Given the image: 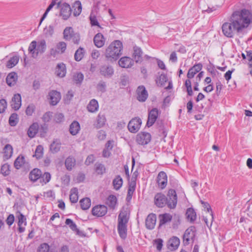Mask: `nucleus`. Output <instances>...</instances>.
<instances>
[{
  "instance_id": "obj_18",
  "label": "nucleus",
  "mask_w": 252,
  "mask_h": 252,
  "mask_svg": "<svg viewBox=\"0 0 252 252\" xmlns=\"http://www.w3.org/2000/svg\"><path fill=\"white\" fill-rule=\"evenodd\" d=\"M46 50V43L44 39L38 41L36 46V52L33 56V58H36L38 55L44 53Z\"/></svg>"
},
{
  "instance_id": "obj_35",
  "label": "nucleus",
  "mask_w": 252,
  "mask_h": 252,
  "mask_svg": "<svg viewBox=\"0 0 252 252\" xmlns=\"http://www.w3.org/2000/svg\"><path fill=\"white\" fill-rule=\"evenodd\" d=\"M117 203V199L116 196L110 195L107 199L106 204L112 209H114Z\"/></svg>"
},
{
  "instance_id": "obj_15",
  "label": "nucleus",
  "mask_w": 252,
  "mask_h": 252,
  "mask_svg": "<svg viewBox=\"0 0 252 252\" xmlns=\"http://www.w3.org/2000/svg\"><path fill=\"white\" fill-rule=\"evenodd\" d=\"M20 56L17 54H10L5 66L8 68H11L17 64L19 61Z\"/></svg>"
},
{
  "instance_id": "obj_54",
  "label": "nucleus",
  "mask_w": 252,
  "mask_h": 252,
  "mask_svg": "<svg viewBox=\"0 0 252 252\" xmlns=\"http://www.w3.org/2000/svg\"><path fill=\"white\" fill-rule=\"evenodd\" d=\"M51 179V175L48 172H45L40 178V181H42L44 184L49 182Z\"/></svg>"
},
{
  "instance_id": "obj_52",
  "label": "nucleus",
  "mask_w": 252,
  "mask_h": 252,
  "mask_svg": "<svg viewBox=\"0 0 252 252\" xmlns=\"http://www.w3.org/2000/svg\"><path fill=\"white\" fill-rule=\"evenodd\" d=\"M10 166L8 164L5 163L2 165L0 172L4 176H7L10 173Z\"/></svg>"
},
{
  "instance_id": "obj_11",
  "label": "nucleus",
  "mask_w": 252,
  "mask_h": 252,
  "mask_svg": "<svg viewBox=\"0 0 252 252\" xmlns=\"http://www.w3.org/2000/svg\"><path fill=\"white\" fill-rule=\"evenodd\" d=\"M159 115V111L158 108H153L149 112L148 118L146 126L150 127L154 125L157 120Z\"/></svg>"
},
{
  "instance_id": "obj_60",
  "label": "nucleus",
  "mask_w": 252,
  "mask_h": 252,
  "mask_svg": "<svg viewBox=\"0 0 252 252\" xmlns=\"http://www.w3.org/2000/svg\"><path fill=\"white\" fill-rule=\"evenodd\" d=\"M64 120V116L62 113H59L55 115V120L58 123H60L63 122Z\"/></svg>"
},
{
  "instance_id": "obj_3",
  "label": "nucleus",
  "mask_w": 252,
  "mask_h": 252,
  "mask_svg": "<svg viewBox=\"0 0 252 252\" xmlns=\"http://www.w3.org/2000/svg\"><path fill=\"white\" fill-rule=\"evenodd\" d=\"M122 42L118 40L112 42L105 49L104 56L110 62L116 61L122 54Z\"/></svg>"
},
{
  "instance_id": "obj_19",
  "label": "nucleus",
  "mask_w": 252,
  "mask_h": 252,
  "mask_svg": "<svg viewBox=\"0 0 252 252\" xmlns=\"http://www.w3.org/2000/svg\"><path fill=\"white\" fill-rule=\"evenodd\" d=\"M202 68V64L201 63H199L194 65L192 67L189 69L188 74L187 77L189 79H191L194 77L195 75L199 72Z\"/></svg>"
},
{
  "instance_id": "obj_36",
  "label": "nucleus",
  "mask_w": 252,
  "mask_h": 252,
  "mask_svg": "<svg viewBox=\"0 0 252 252\" xmlns=\"http://www.w3.org/2000/svg\"><path fill=\"white\" fill-rule=\"evenodd\" d=\"M85 50L82 47H79L75 52L74 54V59L76 61H81L84 56Z\"/></svg>"
},
{
  "instance_id": "obj_53",
  "label": "nucleus",
  "mask_w": 252,
  "mask_h": 252,
  "mask_svg": "<svg viewBox=\"0 0 252 252\" xmlns=\"http://www.w3.org/2000/svg\"><path fill=\"white\" fill-rule=\"evenodd\" d=\"M50 247L47 243L41 244L38 247L37 252H49Z\"/></svg>"
},
{
  "instance_id": "obj_10",
  "label": "nucleus",
  "mask_w": 252,
  "mask_h": 252,
  "mask_svg": "<svg viewBox=\"0 0 252 252\" xmlns=\"http://www.w3.org/2000/svg\"><path fill=\"white\" fill-rule=\"evenodd\" d=\"M99 72L101 75L105 78H111L114 74V68L111 65L103 64L100 66Z\"/></svg>"
},
{
  "instance_id": "obj_59",
  "label": "nucleus",
  "mask_w": 252,
  "mask_h": 252,
  "mask_svg": "<svg viewBox=\"0 0 252 252\" xmlns=\"http://www.w3.org/2000/svg\"><path fill=\"white\" fill-rule=\"evenodd\" d=\"M201 203L203 205L204 208L206 209L207 211L208 212H209L210 211H211L210 215L211 216V217H212V221H213V213L211 210V206L207 202H203L202 201H201Z\"/></svg>"
},
{
  "instance_id": "obj_17",
  "label": "nucleus",
  "mask_w": 252,
  "mask_h": 252,
  "mask_svg": "<svg viewBox=\"0 0 252 252\" xmlns=\"http://www.w3.org/2000/svg\"><path fill=\"white\" fill-rule=\"evenodd\" d=\"M157 221V217L154 214H149L146 219V226L149 229L154 228Z\"/></svg>"
},
{
  "instance_id": "obj_13",
  "label": "nucleus",
  "mask_w": 252,
  "mask_h": 252,
  "mask_svg": "<svg viewBox=\"0 0 252 252\" xmlns=\"http://www.w3.org/2000/svg\"><path fill=\"white\" fill-rule=\"evenodd\" d=\"M48 96L50 100V104L53 106L57 105L61 98L60 93L55 90L50 91L48 94Z\"/></svg>"
},
{
  "instance_id": "obj_33",
  "label": "nucleus",
  "mask_w": 252,
  "mask_h": 252,
  "mask_svg": "<svg viewBox=\"0 0 252 252\" xmlns=\"http://www.w3.org/2000/svg\"><path fill=\"white\" fill-rule=\"evenodd\" d=\"M61 143L58 139L54 140L50 145V149L53 153L58 152L61 149Z\"/></svg>"
},
{
  "instance_id": "obj_47",
  "label": "nucleus",
  "mask_w": 252,
  "mask_h": 252,
  "mask_svg": "<svg viewBox=\"0 0 252 252\" xmlns=\"http://www.w3.org/2000/svg\"><path fill=\"white\" fill-rule=\"evenodd\" d=\"M168 81V78L166 75L164 74H161L159 76L158 80H157V83L158 85L160 86H163L165 83Z\"/></svg>"
},
{
  "instance_id": "obj_23",
  "label": "nucleus",
  "mask_w": 252,
  "mask_h": 252,
  "mask_svg": "<svg viewBox=\"0 0 252 252\" xmlns=\"http://www.w3.org/2000/svg\"><path fill=\"white\" fill-rule=\"evenodd\" d=\"M105 42V38L101 33H97L94 37V44L98 48L102 47Z\"/></svg>"
},
{
  "instance_id": "obj_56",
  "label": "nucleus",
  "mask_w": 252,
  "mask_h": 252,
  "mask_svg": "<svg viewBox=\"0 0 252 252\" xmlns=\"http://www.w3.org/2000/svg\"><path fill=\"white\" fill-rule=\"evenodd\" d=\"M106 85L105 82L100 81L97 86V89L98 91L104 93L106 91Z\"/></svg>"
},
{
  "instance_id": "obj_29",
  "label": "nucleus",
  "mask_w": 252,
  "mask_h": 252,
  "mask_svg": "<svg viewBox=\"0 0 252 252\" xmlns=\"http://www.w3.org/2000/svg\"><path fill=\"white\" fill-rule=\"evenodd\" d=\"M172 217L170 214L165 213L159 215V226L165 224V223L170 222L172 220Z\"/></svg>"
},
{
  "instance_id": "obj_28",
  "label": "nucleus",
  "mask_w": 252,
  "mask_h": 252,
  "mask_svg": "<svg viewBox=\"0 0 252 252\" xmlns=\"http://www.w3.org/2000/svg\"><path fill=\"white\" fill-rule=\"evenodd\" d=\"M80 130V126L79 123L76 121H74L70 125L69 132L72 135H76L78 133Z\"/></svg>"
},
{
  "instance_id": "obj_1",
  "label": "nucleus",
  "mask_w": 252,
  "mask_h": 252,
  "mask_svg": "<svg viewBox=\"0 0 252 252\" xmlns=\"http://www.w3.org/2000/svg\"><path fill=\"white\" fill-rule=\"evenodd\" d=\"M251 25L252 10L244 8L233 11L228 22L222 24L221 29L225 36L232 38L235 34L240 36L246 33Z\"/></svg>"
},
{
  "instance_id": "obj_61",
  "label": "nucleus",
  "mask_w": 252,
  "mask_h": 252,
  "mask_svg": "<svg viewBox=\"0 0 252 252\" xmlns=\"http://www.w3.org/2000/svg\"><path fill=\"white\" fill-rule=\"evenodd\" d=\"M44 31L46 35L51 36L54 32L53 27L49 26L48 27L45 28Z\"/></svg>"
},
{
  "instance_id": "obj_58",
  "label": "nucleus",
  "mask_w": 252,
  "mask_h": 252,
  "mask_svg": "<svg viewBox=\"0 0 252 252\" xmlns=\"http://www.w3.org/2000/svg\"><path fill=\"white\" fill-rule=\"evenodd\" d=\"M7 107V102L4 99L0 100V113H3Z\"/></svg>"
},
{
  "instance_id": "obj_27",
  "label": "nucleus",
  "mask_w": 252,
  "mask_h": 252,
  "mask_svg": "<svg viewBox=\"0 0 252 252\" xmlns=\"http://www.w3.org/2000/svg\"><path fill=\"white\" fill-rule=\"evenodd\" d=\"M106 121L105 115L99 113L97 116L96 123L94 124V127L97 129L103 127L105 124Z\"/></svg>"
},
{
  "instance_id": "obj_63",
  "label": "nucleus",
  "mask_w": 252,
  "mask_h": 252,
  "mask_svg": "<svg viewBox=\"0 0 252 252\" xmlns=\"http://www.w3.org/2000/svg\"><path fill=\"white\" fill-rule=\"evenodd\" d=\"M155 243L157 250L160 251L162 247L163 241L161 239H158L155 241Z\"/></svg>"
},
{
  "instance_id": "obj_37",
  "label": "nucleus",
  "mask_w": 252,
  "mask_h": 252,
  "mask_svg": "<svg viewBox=\"0 0 252 252\" xmlns=\"http://www.w3.org/2000/svg\"><path fill=\"white\" fill-rule=\"evenodd\" d=\"M80 203L83 210H88L91 205V199L89 198H83L80 201Z\"/></svg>"
},
{
  "instance_id": "obj_8",
  "label": "nucleus",
  "mask_w": 252,
  "mask_h": 252,
  "mask_svg": "<svg viewBox=\"0 0 252 252\" xmlns=\"http://www.w3.org/2000/svg\"><path fill=\"white\" fill-rule=\"evenodd\" d=\"M142 124L141 120L139 118H135L130 120L127 127L129 131L132 133H136L139 129Z\"/></svg>"
},
{
  "instance_id": "obj_6",
  "label": "nucleus",
  "mask_w": 252,
  "mask_h": 252,
  "mask_svg": "<svg viewBox=\"0 0 252 252\" xmlns=\"http://www.w3.org/2000/svg\"><path fill=\"white\" fill-rule=\"evenodd\" d=\"M195 231V228L194 226H190L186 229L183 238L184 245H188L190 243L194 241Z\"/></svg>"
},
{
  "instance_id": "obj_26",
  "label": "nucleus",
  "mask_w": 252,
  "mask_h": 252,
  "mask_svg": "<svg viewBox=\"0 0 252 252\" xmlns=\"http://www.w3.org/2000/svg\"><path fill=\"white\" fill-rule=\"evenodd\" d=\"M56 74L60 77H63L66 74V67L63 63H58L56 68Z\"/></svg>"
},
{
  "instance_id": "obj_46",
  "label": "nucleus",
  "mask_w": 252,
  "mask_h": 252,
  "mask_svg": "<svg viewBox=\"0 0 252 252\" xmlns=\"http://www.w3.org/2000/svg\"><path fill=\"white\" fill-rule=\"evenodd\" d=\"M18 123V115L16 113L12 114L9 119V124L12 126H15Z\"/></svg>"
},
{
  "instance_id": "obj_9",
  "label": "nucleus",
  "mask_w": 252,
  "mask_h": 252,
  "mask_svg": "<svg viewBox=\"0 0 252 252\" xmlns=\"http://www.w3.org/2000/svg\"><path fill=\"white\" fill-rule=\"evenodd\" d=\"M107 207L103 205H98L94 207L92 209V214L93 216L101 217L105 216L107 213Z\"/></svg>"
},
{
  "instance_id": "obj_38",
  "label": "nucleus",
  "mask_w": 252,
  "mask_h": 252,
  "mask_svg": "<svg viewBox=\"0 0 252 252\" xmlns=\"http://www.w3.org/2000/svg\"><path fill=\"white\" fill-rule=\"evenodd\" d=\"M75 159L69 157L65 161V165L66 169L68 170H71L75 164Z\"/></svg>"
},
{
  "instance_id": "obj_14",
  "label": "nucleus",
  "mask_w": 252,
  "mask_h": 252,
  "mask_svg": "<svg viewBox=\"0 0 252 252\" xmlns=\"http://www.w3.org/2000/svg\"><path fill=\"white\" fill-rule=\"evenodd\" d=\"M137 99L140 102H144L147 99L148 94L144 86H139L136 90Z\"/></svg>"
},
{
  "instance_id": "obj_4",
  "label": "nucleus",
  "mask_w": 252,
  "mask_h": 252,
  "mask_svg": "<svg viewBox=\"0 0 252 252\" xmlns=\"http://www.w3.org/2000/svg\"><path fill=\"white\" fill-rule=\"evenodd\" d=\"M129 217L126 211L120 212L118 218V232L120 237L125 239L127 237V223Z\"/></svg>"
},
{
  "instance_id": "obj_45",
  "label": "nucleus",
  "mask_w": 252,
  "mask_h": 252,
  "mask_svg": "<svg viewBox=\"0 0 252 252\" xmlns=\"http://www.w3.org/2000/svg\"><path fill=\"white\" fill-rule=\"evenodd\" d=\"M66 225H68L70 228L74 231L78 233L79 230L77 227L76 224L70 219H66L65 221Z\"/></svg>"
},
{
  "instance_id": "obj_43",
  "label": "nucleus",
  "mask_w": 252,
  "mask_h": 252,
  "mask_svg": "<svg viewBox=\"0 0 252 252\" xmlns=\"http://www.w3.org/2000/svg\"><path fill=\"white\" fill-rule=\"evenodd\" d=\"M114 189H120L123 184V179L119 175L116 177L113 181Z\"/></svg>"
},
{
  "instance_id": "obj_30",
  "label": "nucleus",
  "mask_w": 252,
  "mask_h": 252,
  "mask_svg": "<svg viewBox=\"0 0 252 252\" xmlns=\"http://www.w3.org/2000/svg\"><path fill=\"white\" fill-rule=\"evenodd\" d=\"M98 103L95 99H92L87 106L88 110L92 113H94L98 110Z\"/></svg>"
},
{
  "instance_id": "obj_55",
  "label": "nucleus",
  "mask_w": 252,
  "mask_h": 252,
  "mask_svg": "<svg viewBox=\"0 0 252 252\" xmlns=\"http://www.w3.org/2000/svg\"><path fill=\"white\" fill-rule=\"evenodd\" d=\"M56 47L59 51H61V53H63L66 50V44L64 42H60L57 44Z\"/></svg>"
},
{
  "instance_id": "obj_2",
  "label": "nucleus",
  "mask_w": 252,
  "mask_h": 252,
  "mask_svg": "<svg viewBox=\"0 0 252 252\" xmlns=\"http://www.w3.org/2000/svg\"><path fill=\"white\" fill-rule=\"evenodd\" d=\"M177 203V196L175 190H169L167 197L158 193L155 196V203L158 207H163L166 204L170 209L175 208Z\"/></svg>"
},
{
  "instance_id": "obj_48",
  "label": "nucleus",
  "mask_w": 252,
  "mask_h": 252,
  "mask_svg": "<svg viewBox=\"0 0 252 252\" xmlns=\"http://www.w3.org/2000/svg\"><path fill=\"white\" fill-rule=\"evenodd\" d=\"M71 191L69 195L70 200L72 203H76L78 200L77 190H71Z\"/></svg>"
},
{
  "instance_id": "obj_64",
  "label": "nucleus",
  "mask_w": 252,
  "mask_h": 252,
  "mask_svg": "<svg viewBox=\"0 0 252 252\" xmlns=\"http://www.w3.org/2000/svg\"><path fill=\"white\" fill-rule=\"evenodd\" d=\"M91 24L92 26H97L99 28H101L100 26L99 25L96 17L95 16L92 17L90 16V17Z\"/></svg>"
},
{
  "instance_id": "obj_20",
  "label": "nucleus",
  "mask_w": 252,
  "mask_h": 252,
  "mask_svg": "<svg viewBox=\"0 0 252 252\" xmlns=\"http://www.w3.org/2000/svg\"><path fill=\"white\" fill-rule=\"evenodd\" d=\"M119 65L123 68H129L133 65V61L129 57H123L119 61Z\"/></svg>"
},
{
  "instance_id": "obj_12",
  "label": "nucleus",
  "mask_w": 252,
  "mask_h": 252,
  "mask_svg": "<svg viewBox=\"0 0 252 252\" xmlns=\"http://www.w3.org/2000/svg\"><path fill=\"white\" fill-rule=\"evenodd\" d=\"M151 136L148 132H141L136 136V141L139 144L146 145L151 141Z\"/></svg>"
},
{
  "instance_id": "obj_22",
  "label": "nucleus",
  "mask_w": 252,
  "mask_h": 252,
  "mask_svg": "<svg viewBox=\"0 0 252 252\" xmlns=\"http://www.w3.org/2000/svg\"><path fill=\"white\" fill-rule=\"evenodd\" d=\"M17 79V74L15 72H12L9 73L7 76L6 82L9 86L12 87L16 84Z\"/></svg>"
},
{
  "instance_id": "obj_51",
  "label": "nucleus",
  "mask_w": 252,
  "mask_h": 252,
  "mask_svg": "<svg viewBox=\"0 0 252 252\" xmlns=\"http://www.w3.org/2000/svg\"><path fill=\"white\" fill-rule=\"evenodd\" d=\"M137 175L134 173L131 177V179L129 180V189H135L136 187Z\"/></svg>"
},
{
  "instance_id": "obj_57",
  "label": "nucleus",
  "mask_w": 252,
  "mask_h": 252,
  "mask_svg": "<svg viewBox=\"0 0 252 252\" xmlns=\"http://www.w3.org/2000/svg\"><path fill=\"white\" fill-rule=\"evenodd\" d=\"M35 106L33 104L29 105L26 110V113L28 116H32L34 111Z\"/></svg>"
},
{
  "instance_id": "obj_49",
  "label": "nucleus",
  "mask_w": 252,
  "mask_h": 252,
  "mask_svg": "<svg viewBox=\"0 0 252 252\" xmlns=\"http://www.w3.org/2000/svg\"><path fill=\"white\" fill-rule=\"evenodd\" d=\"M37 46V42L36 41H32L30 44L28 48V51L30 53L32 54V57L33 58V56L34 53H36Z\"/></svg>"
},
{
  "instance_id": "obj_25",
  "label": "nucleus",
  "mask_w": 252,
  "mask_h": 252,
  "mask_svg": "<svg viewBox=\"0 0 252 252\" xmlns=\"http://www.w3.org/2000/svg\"><path fill=\"white\" fill-rule=\"evenodd\" d=\"M39 128L38 124L37 123H33L29 128L27 134L30 138H33L37 133Z\"/></svg>"
},
{
  "instance_id": "obj_24",
  "label": "nucleus",
  "mask_w": 252,
  "mask_h": 252,
  "mask_svg": "<svg viewBox=\"0 0 252 252\" xmlns=\"http://www.w3.org/2000/svg\"><path fill=\"white\" fill-rule=\"evenodd\" d=\"M143 52L141 49L137 46L133 47V58L136 63L141 62L142 60V55Z\"/></svg>"
},
{
  "instance_id": "obj_41",
  "label": "nucleus",
  "mask_w": 252,
  "mask_h": 252,
  "mask_svg": "<svg viewBox=\"0 0 252 252\" xmlns=\"http://www.w3.org/2000/svg\"><path fill=\"white\" fill-rule=\"evenodd\" d=\"M84 79V75L81 72H77L73 75V80L76 84L80 85Z\"/></svg>"
},
{
  "instance_id": "obj_16",
  "label": "nucleus",
  "mask_w": 252,
  "mask_h": 252,
  "mask_svg": "<svg viewBox=\"0 0 252 252\" xmlns=\"http://www.w3.org/2000/svg\"><path fill=\"white\" fill-rule=\"evenodd\" d=\"M167 177L166 173L163 171L160 172L157 177V183L158 187L161 189L165 188L167 185Z\"/></svg>"
},
{
  "instance_id": "obj_62",
  "label": "nucleus",
  "mask_w": 252,
  "mask_h": 252,
  "mask_svg": "<svg viewBox=\"0 0 252 252\" xmlns=\"http://www.w3.org/2000/svg\"><path fill=\"white\" fill-rule=\"evenodd\" d=\"M51 116V113L50 112H48L43 115L42 119L44 122H48L50 120Z\"/></svg>"
},
{
  "instance_id": "obj_34",
  "label": "nucleus",
  "mask_w": 252,
  "mask_h": 252,
  "mask_svg": "<svg viewBox=\"0 0 252 252\" xmlns=\"http://www.w3.org/2000/svg\"><path fill=\"white\" fill-rule=\"evenodd\" d=\"M72 8L73 10V14L75 16L80 15L82 11V5L79 0H76L74 3Z\"/></svg>"
},
{
  "instance_id": "obj_40",
  "label": "nucleus",
  "mask_w": 252,
  "mask_h": 252,
  "mask_svg": "<svg viewBox=\"0 0 252 252\" xmlns=\"http://www.w3.org/2000/svg\"><path fill=\"white\" fill-rule=\"evenodd\" d=\"M25 162V158L23 156H19L14 161L15 167L19 169Z\"/></svg>"
},
{
  "instance_id": "obj_31",
  "label": "nucleus",
  "mask_w": 252,
  "mask_h": 252,
  "mask_svg": "<svg viewBox=\"0 0 252 252\" xmlns=\"http://www.w3.org/2000/svg\"><path fill=\"white\" fill-rule=\"evenodd\" d=\"M41 176V171L37 168L33 169L30 173V179L32 181H36L40 179Z\"/></svg>"
},
{
  "instance_id": "obj_7",
  "label": "nucleus",
  "mask_w": 252,
  "mask_h": 252,
  "mask_svg": "<svg viewBox=\"0 0 252 252\" xmlns=\"http://www.w3.org/2000/svg\"><path fill=\"white\" fill-rule=\"evenodd\" d=\"M61 8L60 15L63 17L64 20H67L71 15V9L70 5L66 3L61 4V2L57 3V8Z\"/></svg>"
},
{
  "instance_id": "obj_50",
  "label": "nucleus",
  "mask_w": 252,
  "mask_h": 252,
  "mask_svg": "<svg viewBox=\"0 0 252 252\" xmlns=\"http://www.w3.org/2000/svg\"><path fill=\"white\" fill-rule=\"evenodd\" d=\"M43 148L41 145H38L37 146L35 154L33 155L34 157H35L36 158L38 159L41 158L43 156Z\"/></svg>"
},
{
  "instance_id": "obj_5",
  "label": "nucleus",
  "mask_w": 252,
  "mask_h": 252,
  "mask_svg": "<svg viewBox=\"0 0 252 252\" xmlns=\"http://www.w3.org/2000/svg\"><path fill=\"white\" fill-rule=\"evenodd\" d=\"M63 38L65 40H72L74 44H79L80 39V35L79 33L75 32L72 27H66L63 31Z\"/></svg>"
},
{
  "instance_id": "obj_42",
  "label": "nucleus",
  "mask_w": 252,
  "mask_h": 252,
  "mask_svg": "<svg viewBox=\"0 0 252 252\" xmlns=\"http://www.w3.org/2000/svg\"><path fill=\"white\" fill-rule=\"evenodd\" d=\"M95 171L98 175H102L105 172V167L104 165L100 163H96L94 165Z\"/></svg>"
},
{
  "instance_id": "obj_21",
  "label": "nucleus",
  "mask_w": 252,
  "mask_h": 252,
  "mask_svg": "<svg viewBox=\"0 0 252 252\" xmlns=\"http://www.w3.org/2000/svg\"><path fill=\"white\" fill-rule=\"evenodd\" d=\"M11 106L15 110H18L21 106V96L19 94L14 95L11 101Z\"/></svg>"
},
{
  "instance_id": "obj_44",
  "label": "nucleus",
  "mask_w": 252,
  "mask_h": 252,
  "mask_svg": "<svg viewBox=\"0 0 252 252\" xmlns=\"http://www.w3.org/2000/svg\"><path fill=\"white\" fill-rule=\"evenodd\" d=\"M186 216L188 220L190 221H193L196 220V216L194 210L192 208H189L187 209L186 212Z\"/></svg>"
},
{
  "instance_id": "obj_39",
  "label": "nucleus",
  "mask_w": 252,
  "mask_h": 252,
  "mask_svg": "<svg viewBox=\"0 0 252 252\" xmlns=\"http://www.w3.org/2000/svg\"><path fill=\"white\" fill-rule=\"evenodd\" d=\"M4 156L6 159L9 158L13 153L12 147L10 144H6L3 149Z\"/></svg>"
},
{
  "instance_id": "obj_32",
  "label": "nucleus",
  "mask_w": 252,
  "mask_h": 252,
  "mask_svg": "<svg viewBox=\"0 0 252 252\" xmlns=\"http://www.w3.org/2000/svg\"><path fill=\"white\" fill-rule=\"evenodd\" d=\"M180 244V240L176 237H173L168 241L169 248L171 250L176 249Z\"/></svg>"
}]
</instances>
